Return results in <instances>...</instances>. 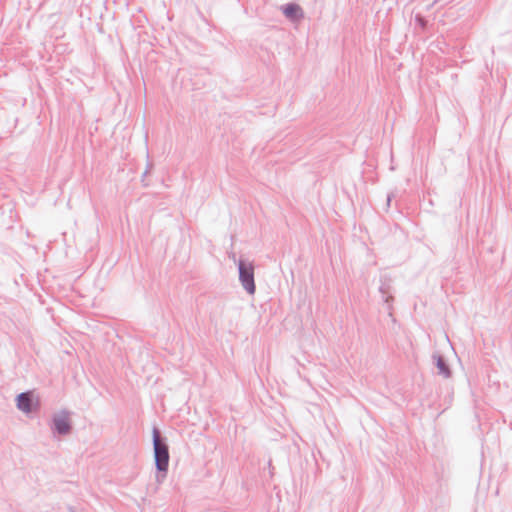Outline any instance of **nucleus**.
<instances>
[{
  "mask_svg": "<svg viewBox=\"0 0 512 512\" xmlns=\"http://www.w3.org/2000/svg\"><path fill=\"white\" fill-rule=\"evenodd\" d=\"M283 15L292 23H298L304 19V11L302 7L294 2H290L281 6Z\"/></svg>",
  "mask_w": 512,
  "mask_h": 512,
  "instance_id": "obj_5",
  "label": "nucleus"
},
{
  "mask_svg": "<svg viewBox=\"0 0 512 512\" xmlns=\"http://www.w3.org/2000/svg\"><path fill=\"white\" fill-rule=\"evenodd\" d=\"M239 281L244 290L253 295L256 291L254 279V264L246 259L240 258L237 262Z\"/></svg>",
  "mask_w": 512,
  "mask_h": 512,
  "instance_id": "obj_2",
  "label": "nucleus"
},
{
  "mask_svg": "<svg viewBox=\"0 0 512 512\" xmlns=\"http://www.w3.org/2000/svg\"><path fill=\"white\" fill-rule=\"evenodd\" d=\"M152 444L156 468L155 479L158 484H162L167 477L170 454L167 438L162 436L160 429L155 426L152 429Z\"/></svg>",
  "mask_w": 512,
  "mask_h": 512,
  "instance_id": "obj_1",
  "label": "nucleus"
},
{
  "mask_svg": "<svg viewBox=\"0 0 512 512\" xmlns=\"http://www.w3.org/2000/svg\"><path fill=\"white\" fill-rule=\"evenodd\" d=\"M70 415L71 412L65 409L52 415L50 429L54 436H67L72 432Z\"/></svg>",
  "mask_w": 512,
  "mask_h": 512,
  "instance_id": "obj_3",
  "label": "nucleus"
},
{
  "mask_svg": "<svg viewBox=\"0 0 512 512\" xmlns=\"http://www.w3.org/2000/svg\"><path fill=\"white\" fill-rule=\"evenodd\" d=\"M433 364L438 369V374L443 378L448 379L452 377V369L447 359L440 353L435 352L432 355Z\"/></svg>",
  "mask_w": 512,
  "mask_h": 512,
  "instance_id": "obj_7",
  "label": "nucleus"
},
{
  "mask_svg": "<svg viewBox=\"0 0 512 512\" xmlns=\"http://www.w3.org/2000/svg\"><path fill=\"white\" fill-rule=\"evenodd\" d=\"M152 168H153V164L148 162L147 165H146V169H145V171L142 174V179H141V181L143 182L144 186L148 185L147 183H145V177L148 175V173L151 171Z\"/></svg>",
  "mask_w": 512,
  "mask_h": 512,
  "instance_id": "obj_9",
  "label": "nucleus"
},
{
  "mask_svg": "<svg viewBox=\"0 0 512 512\" xmlns=\"http://www.w3.org/2000/svg\"><path fill=\"white\" fill-rule=\"evenodd\" d=\"M392 198H393V194L392 193H389L387 195V200H386V206L389 207L390 206V203L392 201Z\"/></svg>",
  "mask_w": 512,
  "mask_h": 512,
  "instance_id": "obj_10",
  "label": "nucleus"
},
{
  "mask_svg": "<svg viewBox=\"0 0 512 512\" xmlns=\"http://www.w3.org/2000/svg\"><path fill=\"white\" fill-rule=\"evenodd\" d=\"M415 23L417 26H419L422 30H426L427 26H428V21L427 19L422 16L421 14H416L415 15Z\"/></svg>",
  "mask_w": 512,
  "mask_h": 512,
  "instance_id": "obj_8",
  "label": "nucleus"
},
{
  "mask_svg": "<svg viewBox=\"0 0 512 512\" xmlns=\"http://www.w3.org/2000/svg\"><path fill=\"white\" fill-rule=\"evenodd\" d=\"M379 292L382 295V300L384 303L388 305V308H391V303L394 300L392 295V278L388 275H381L380 277V286Z\"/></svg>",
  "mask_w": 512,
  "mask_h": 512,
  "instance_id": "obj_6",
  "label": "nucleus"
},
{
  "mask_svg": "<svg viewBox=\"0 0 512 512\" xmlns=\"http://www.w3.org/2000/svg\"><path fill=\"white\" fill-rule=\"evenodd\" d=\"M15 401L16 407L27 414L39 408V400L35 398L33 391H25L18 394Z\"/></svg>",
  "mask_w": 512,
  "mask_h": 512,
  "instance_id": "obj_4",
  "label": "nucleus"
}]
</instances>
